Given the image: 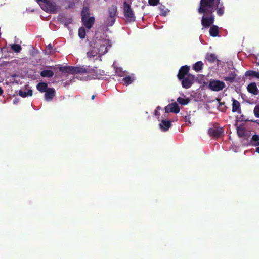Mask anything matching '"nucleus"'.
Listing matches in <instances>:
<instances>
[{
  "mask_svg": "<svg viewBox=\"0 0 259 259\" xmlns=\"http://www.w3.org/2000/svg\"><path fill=\"white\" fill-rule=\"evenodd\" d=\"M217 10V13L222 15L224 13L222 5L219 0H201L198 9L199 13H203L202 18V25L205 27H208L213 23L214 17L212 15L213 10Z\"/></svg>",
  "mask_w": 259,
  "mask_h": 259,
  "instance_id": "obj_1",
  "label": "nucleus"
},
{
  "mask_svg": "<svg viewBox=\"0 0 259 259\" xmlns=\"http://www.w3.org/2000/svg\"><path fill=\"white\" fill-rule=\"evenodd\" d=\"M110 41L108 39L94 38L91 44V48L87 53L89 58L98 57L107 52L108 48L110 47Z\"/></svg>",
  "mask_w": 259,
  "mask_h": 259,
  "instance_id": "obj_2",
  "label": "nucleus"
},
{
  "mask_svg": "<svg viewBox=\"0 0 259 259\" xmlns=\"http://www.w3.org/2000/svg\"><path fill=\"white\" fill-rule=\"evenodd\" d=\"M62 71L65 72L70 74H76V73H85L88 71V69L84 67H72L67 66L64 67L62 69Z\"/></svg>",
  "mask_w": 259,
  "mask_h": 259,
  "instance_id": "obj_3",
  "label": "nucleus"
},
{
  "mask_svg": "<svg viewBox=\"0 0 259 259\" xmlns=\"http://www.w3.org/2000/svg\"><path fill=\"white\" fill-rule=\"evenodd\" d=\"M124 14L127 21L132 22L135 20V15L131 8L129 4L126 3H124Z\"/></svg>",
  "mask_w": 259,
  "mask_h": 259,
  "instance_id": "obj_4",
  "label": "nucleus"
},
{
  "mask_svg": "<svg viewBox=\"0 0 259 259\" xmlns=\"http://www.w3.org/2000/svg\"><path fill=\"white\" fill-rule=\"evenodd\" d=\"M117 8L114 6H112L109 8V16L108 18L106 24L107 26H112L115 20Z\"/></svg>",
  "mask_w": 259,
  "mask_h": 259,
  "instance_id": "obj_5",
  "label": "nucleus"
},
{
  "mask_svg": "<svg viewBox=\"0 0 259 259\" xmlns=\"http://www.w3.org/2000/svg\"><path fill=\"white\" fill-rule=\"evenodd\" d=\"M225 83L219 80H213L210 81L209 87L210 89L214 91H219L225 87Z\"/></svg>",
  "mask_w": 259,
  "mask_h": 259,
  "instance_id": "obj_6",
  "label": "nucleus"
},
{
  "mask_svg": "<svg viewBox=\"0 0 259 259\" xmlns=\"http://www.w3.org/2000/svg\"><path fill=\"white\" fill-rule=\"evenodd\" d=\"M194 80V76L188 74L186 77L182 78V85L184 88L188 89L190 87Z\"/></svg>",
  "mask_w": 259,
  "mask_h": 259,
  "instance_id": "obj_7",
  "label": "nucleus"
},
{
  "mask_svg": "<svg viewBox=\"0 0 259 259\" xmlns=\"http://www.w3.org/2000/svg\"><path fill=\"white\" fill-rule=\"evenodd\" d=\"M82 20L84 25L88 29H90L92 27L94 23L95 18L93 17L89 16L87 17H83V18L82 19Z\"/></svg>",
  "mask_w": 259,
  "mask_h": 259,
  "instance_id": "obj_8",
  "label": "nucleus"
},
{
  "mask_svg": "<svg viewBox=\"0 0 259 259\" xmlns=\"http://www.w3.org/2000/svg\"><path fill=\"white\" fill-rule=\"evenodd\" d=\"M44 6L46 7L44 9L47 11L54 12L57 10L56 5L49 1H48Z\"/></svg>",
  "mask_w": 259,
  "mask_h": 259,
  "instance_id": "obj_9",
  "label": "nucleus"
},
{
  "mask_svg": "<svg viewBox=\"0 0 259 259\" xmlns=\"http://www.w3.org/2000/svg\"><path fill=\"white\" fill-rule=\"evenodd\" d=\"M45 92L46 100L50 101L55 96V90L53 88H49Z\"/></svg>",
  "mask_w": 259,
  "mask_h": 259,
  "instance_id": "obj_10",
  "label": "nucleus"
},
{
  "mask_svg": "<svg viewBox=\"0 0 259 259\" xmlns=\"http://www.w3.org/2000/svg\"><path fill=\"white\" fill-rule=\"evenodd\" d=\"M189 70V67L187 66H184L181 67L180 70H179V73L178 74V77L179 79H182L186 75H187L188 71Z\"/></svg>",
  "mask_w": 259,
  "mask_h": 259,
  "instance_id": "obj_11",
  "label": "nucleus"
},
{
  "mask_svg": "<svg viewBox=\"0 0 259 259\" xmlns=\"http://www.w3.org/2000/svg\"><path fill=\"white\" fill-rule=\"evenodd\" d=\"M247 90L249 93L255 95H257L259 92L256 84L254 82L251 83L247 86Z\"/></svg>",
  "mask_w": 259,
  "mask_h": 259,
  "instance_id": "obj_12",
  "label": "nucleus"
},
{
  "mask_svg": "<svg viewBox=\"0 0 259 259\" xmlns=\"http://www.w3.org/2000/svg\"><path fill=\"white\" fill-rule=\"evenodd\" d=\"M171 126V123L169 121L163 120L159 124L160 128L163 131H165L168 130Z\"/></svg>",
  "mask_w": 259,
  "mask_h": 259,
  "instance_id": "obj_13",
  "label": "nucleus"
},
{
  "mask_svg": "<svg viewBox=\"0 0 259 259\" xmlns=\"http://www.w3.org/2000/svg\"><path fill=\"white\" fill-rule=\"evenodd\" d=\"M232 111L233 112H240V103L235 99H233Z\"/></svg>",
  "mask_w": 259,
  "mask_h": 259,
  "instance_id": "obj_14",
  "label": "nucleus"
},
{
  "mask_svg": "<svg viewBox=\"0 0 259 259\" xmlns=\"http://www.w3.org/2000/svg\"><path fill=\"white\" fill-rule=\"evenodd\" d=\"M32 95V91L31 90H28L27 91H23L20 90L19 92V95L22 97L25 98L27 96H31Z\"/></svg>",
  "mask_w": 259,
  "mask_h": 259,
  "instance_id": "obj_15",
  "label": "nucleus"
},
{
  "mask_svg": "<svg viewBox=\"0 0 259 259\" xmlns=\"http://www.w3.org/2000/svg\"><path fill=\"white\" fill-rule=\"evenodd\" d=\"M37 89L41 92H46L48 89L47 84L45 83H38L37 85Z\"/></svg>",
  "mask_w": 259,
  "mask_h": 259,
  "instance_id": "obj_16",
  "label": "nucleus"
},
{
  "mask_svg": "<svg viewBox=\"0 0 259 259\" xmlns=\"http://www.w3.org/2000/svg\"><path fill=\"white\" fill-rule=\"evenodd\" d=\"M177 102L182 105H187L188 104L189 102H190V99L188 98H181V97H179L177 99Z\"/></svg>",
  "mask_w": 259,
  "mask_h": 259,
  "instance_id": "obj_17",
  "label": "nucleus"
},
{
  "mask_svg": "<svg viewBox=\"0 0 259 259\" xmlns=\"http://www.w3.org/2000/svg\"><path fill=\"white\" fill-rule=\"evenodd\" d=\"M40 74L41 76L44 77H50L53 76L54 73L51 70H44Z\"/></svg>",
  "mask_w": 259,
  "mask_h": 259,
  "instance_id": "obj_18",
  "label": "nucleus"
},
{
  "mask_svg": "<svg viewBox=\"0 0 259 259\" xmlns=\"http://www.w3.org/2000/svg\"><path fill=\"white\" fill-rule=\"evenodd\" d=\"M170 107L171 109V112L178 113L180 111V108L177 103L175 102L170 104Z\"/></svg>",
  "mask_w": 259,
  "mask_h": 259,
  "instance_id": "obj_19",
  "label": "nucleus"
},
{
  "mask_svg": "<svg viewBox=\"0 0 259 259\" xmlns=\"http://www.w3.org/2000/svg\"><path fill=\"white\" fill-rule=\"evenodd\" d=\"M218 33V27L216 26H212L209 30L210 35L212 36H216Z\"/></svg>",
  "mask_w": 259,
  "mask_h": 259,
  "instance_id": "obj_20",
  "label": "nucleus"
},
{
  "mask_svg": "<svg viewBox=\"0 0 259 259\" xmlns=\"http://www.w3.org/2000/svg\"><path fill=\"white\" fill-rule=\"evenodd\" d=\"M246 76H253L257 78H259V72L254 71H248L245 73Z\"/></svg>",
  "mask_w": 259,
  "mask_h": 259,
  "instance_id": "obj_21",
  "label": "nucleus"
},
{
  "mask_svg": "<svg viewBox=\"0 0 259 259\" xmlns=\"http://www.w3.org/2000/svg\"><path fill=\"white\" fill-rule=\"evenodd\" d=\"M203 65V64L201 61H198L194 65V69L196 71H199L202 69Z\"/></svg>",
  "mask_w": 259,
  "mask_h": 259,
  "instance_id": "obj_22",
  "label": "nucleus"
},
{
  "mask_svg": "<svg viewBox=\"0 0 259 259\" xmlns=\"http://www.w3.org/2000/svg\"><path fill=\"white\" fill-rule=\"evenodd\" d=\"M206 59L210 62H213L217 59V57L213 54H207Z\"/></svg>",
  "mask_w": 259,
  "mask_h": 259,
  "instance_id": "obj_23",
  "label": "nucleus"
},
{
  "mask_svg": "<svg viewBox=\"0 0 259 259\" xmlns=\"http://www.w3.org/2000/svg\"><path fill=\"white\" fill-rule=\"evenodd\" d=\"M135 78L134 77L132 76H127L123 78V81L124 83L128 85L131 84L134 80Z\"/></svg>",
  "mask_w": 259,
  "mask_h": 259,
  "instance_id": "obj_24",
  "label": "nucleus"
},
{
  "mask_svg": "<svg viewBox=\"0 0 259 259\" xmlns=\"http://www.w3.org/2000/svg\"><path fill=\"white\" fill-rule=\"evenodd\" d=\"M89 8L87 7H84L82 11V19H83V17H89Z\"/></svg>",
  "mask_w": 259,
  "mask_h": 259,
  "instance_id": "obj_25",
  "label": "nucleus"
},
{
  "mask_svg": "<svg viewBox=\"0 0 259 259\" xmlns=\"http://www.w3.org/2000/svg\"><path fill=\"white\" fill-rule=\"evenodd\" d=\"M12 49L15 52H19L21 50V47L19 45L13 44L11 45Z\"/></svg>",
  "mask_w": 259,
  "mask_h": 259,
  "instance_id": "obj_26",
  "label": "nucleus"
},
{
  "mask_svg": "<svg viewBox=\"0 0 259 259\" xmlns=\"http://www.w3.org/2000/svg\"><path fill=\"white\" fill-rule=\"evenodd\" d=\"M252 141L254 142L253 144L255 146H259V136L255 135L252 137Z\"/></svg>",
  "mask_w": 259,
  "mask_h": 259,
  "instance_id": "obj_27",
  "label": "nucleus"
},
{
  "mask_svg": "<svg viewBox=\"0 0 259 259\" xmlns=\"http://www.w3.org/2000/svg\"><path fill=\"white\" fill-rule=\"evenodd\" d=\"M78 35L80 38H83L85 36V31L84 28H80L78 31Z\"/></svg>",
  "mask_w": 259,
  "mask_h": 259,
  "instance_id": "obj_28",
  "label": "nucleus"
},
{
  "mask_svg": "<svg viewBox=\"0 0 259 259\" xmlns=\"http://www.w3.org/2000/svg\"><path fill=\"white\" fill-rule=\"evenodd\" d=\"M253 112L255 116L259 118V104L255 106Z\"/></svg>",
  "mask_w": 259,
  "mask_h": 259,
  "instance_id": "obj_29",
  "label": "nucleus"
},
{
  "mask_svg": "<svg viewBox=\"0 0 259 259\" xmlns=\"http://www.w3.org/2000/svg\"><path fill=\"white\" fill-rule=\"evenodd\" d=\"M159 0H149L148 3L150 5L156 6L159 3Z\"/></svg>",
  "mask_w": 259,
  "mask_h": 259,
  "instance_id": "obj_30",
  "label": "nucleus"
},
{
  "mask_svg": "<svg viewBox=\"0 0 259 259\" xmlns=\"http://www.w3.org/2000/svg\"><path fill=\"white\" fill-rule=\"evenodd\" d=\"M171 109L170 107V104H169L168 105L166 106L165 108V112L168 113V112H171Z\"/></svg>",
  "mask_w": 259,
  "mask_h": 259,
  "instance_id": "obj_31",
  "label": "nucleus"
},
{
  "mask_svg": "<svg viewBox=\"0 0 259 259\" xmlns=\"http://www.w3.org/2000/svg\"><path fill=\"white\" fill-rule=\"evenodd\" d=\"M37 2L40 5L43 6L45 5V4L48 0H36Z\"/></svg>",
  "mask_w": 259,
  "mask_h": 259,
  "instance_id": "obj_32",
  "label": "nucleus"
},
{
  "mask_svg": "<svg viewBox=\"0 0 259 259\" xmlns=\"http://www.w3.org/2000/svg\"><path fill=\"white\" fill-rule=\"evenodd\" d=\"M234 78H235V76L233 75L232 76L225 77V80L226 81H231Z\"/></svg>",
  "mask_w": 259,
  "mask_h": 259,
  "instance_id": "obj_33",
  "label": "nucleus"
},
{
  "mask_svg": "<svg viewBox=\"0 0 259 259\" xmlns=\"http://www.w3.org/2000/svg\"><path fill=\"white\" fill-rule=\"evenodd\" d=\"M237 133L240 136H242L243 131H242V130L238 128Z\"/></svg>",
  "mask_w": 259,
  "mask_h": 259,
  "instance_id": "obj_34",
  "label": "nucleus"
},
{
  "mask_svg": "<svg viewBox=\"0 0 259 259\" xmlns=\"http://www.w3.org/2000/svg\"><path fill=\"white\" fill-rule=\"evenodd\" d=\"M18 102H19V100H18V99H15L13 100V102L14 104H17V103H18Z\"/></svg>",
  "mask_w": 259,
  "mask_h": 259,
  "instance_id": "obj_35",
  "label": "nucleus"
},
{
  "mask_svg": "<svg viewBox=\"0 0 259 259\" xmlns=\"http://www.w3.org/2000/svg\"><path fill=\"white\" fill-rule=\"evenodd\" d=\"M3 93V89L0 88V95Z\"/></svg>",
  "mask_w": 259,
  "mask_h": 259,
  "instance_id": "obj_36",
  "label": "nucleus"
},
{
  "mask_svg": "<svg viewBox=\"0 0 259 259\" xmlns=\"http://www.w3.org/2000/svg\"><path fill=\"white\" fill-rule=\"evenodd\" d=\"M256 151L259 153V147L256 148Z\"/></svg>",
  "mask_w": 259,
  "mask_h": 259,
  "instance_id": "obj_37",
  "label": "nucleus"
},
{
  "mask_svg": "<svg viewBox=\"0 0 259 259\" xmlns=\"http://www.w3.org/2000/svg\"><path fill=\"white\" fill-rule=\"evenodd\" d=\"M94 98H95V95H93L92 96V99L93 100L94 99Z\"/></svg>",
  "mask_w": 259,
  "mask_h": 259,
  "instance_id": "obj_38",
  "label": "nucleus"
},
{
  "mask_svg": "<svg viewBox=\"0 0 259 259\" xmlns=\"http://www.w3.org/2000/svg\"><path fill=\"white\" fill-rule=\"evenodd\" d=\"M155 114H156V115H157V114H158V111H157V110H156L155 111Z\"/></svg>",
  "mask_w": 259,
  "mask_h": 259,
  "instance_id": "obj_39",
  "label": "nucleus"
},
{
  "mask_svg": "<svg viewBox=\"0 0 259 259\" xmlns=\"http://www.w3.org/2000/svg\"><path fill=\"white\" fill-rule=\"evenodd\" d=\"M160 109V107H158L157 108V110Z\"/></svg>",
  "mask_w": 259,
  "mask_h": 259,
  "instance_id": "obj_40",
  "label": "nucleus"
},
{
  "mask_svg": "<svg viewBox=\"0 0 259 259\" xmlns=\"http://www.w3.org/2000/svg\"><path fill=\"white\" fill-rule=\"evenodd\" d=\"M215 135H219V134H218V133H216V134H215Z\"/></svg>",
  "mask_w": 259,
  "mask_h": 259,
  "instance_id": "obj_41",
  "label": "nucleus"
}]
</instances>
